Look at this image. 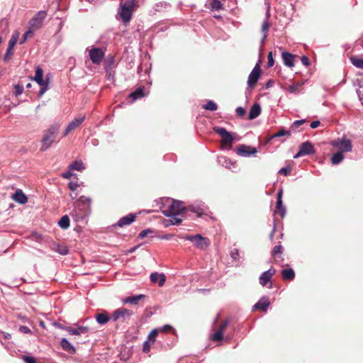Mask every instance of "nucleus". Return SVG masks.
<instances>
[{"label":"nucleus","instance_id":"nucleus-23","mask_svg":"<svg viewBox=\"0 0 363 363\" xmlns=\"http://www.w3.org/2000/svg\"><path fill=\"white\" fill-rule=\"evenodd\" d=\"M282 58L286 66L288 67H294L295 66V55L290 54V52H287V51H284L281 53Z\"/></svg>","mask_w":363,"mask_h":363},{"label":"nucleus","instance_id":"nucleus-54","mask_svg":"<svg viewBox=\"0 0 363 363\" xmlns=\"http://www.w3.org/2000/svg\"><path fill=\"white\" fill-rule=\"evenodd\" d=\"M72 171L73 170H70V169L69 168V169L67 172H63L61 174L62 177H63L65 179H70L74 175V174L72 173Z\"/></svg>","mask_w":363,"mask_h":363},{"label":"nucleus","instance_id":"nucleus-10","mask_svg":"<svg viewBox=\"0 0 363 363\" xmlns=\"http://www.w3.org/2000/svg\"><path fill=\"white\" fill-rule=\"evenodd\" d=\"M185 238L186 240H190L194 242V245L197 247V248L200 249H206L209 246V240L206 238V237L201 236V234L195 235L194 236H191V235H187Z\"/></svg>","mask_w":363,"mask_h":363},{"label":"nucleus","instance_id":"nucleus-58","mask_svg":"<svg viewBox=\"0 0 363 363\" xmlns=\"http://www.w3.org/2000/svg\"><path fill=\"white\" fill-rule=\"evenodd\" d=\"M240 256L239 250H237V248H235L233 252H231V257L236 259V258H238Z\"/></svg>","mask_w":363,"mask_h":363},{"label":"nucleus","instance_id":"nucleus-1","mask_svg":"<svg viewBox=\"0 0 363 363\" xmlns=\"http://www.w3.org/2000/svg\"><path fill=\"white\" fill-rule=\"evenodd\" d=\"M106 47H101V48H95L92 47V63H99L104 61V69L108 78L111 77L112 71L116 67V60L113 55H107L106 57Z\"/></svg>","mask_w":363,"mask_h":363},{"label":"nucleus","instance_id":"nucleus-34","mask_svg":"<svg viewBox=\"0 0 363 363\" xmlns=\"http://www.w3.org/2000/svg\"><path fill=\"white\" fill-rule=\"evenodd\" d=\"M342 159H344V155L342 152L340 151L337 152H335L331 157V162L334 165H337V164H340L342 162Z\"/></svg>","mask_w":363,"mask_h":363},{"label":"nucleus","instance_id":"nucleus-28","mask_svg":"<svg viewBox=\"0 0 363 363\" xmlns=\"http://www.w3.org/2000/svg\"><path fill=\"white\" fill-rule=\"evenodd\" d=\"M261 113V106L259 104L255 103L250 109L248 119H254L258 117Z\"/></svg>","mask_w":363,"mask_h":363},{"label":"nucleus","instance_id":"nucleus-57","mask_svg":"<svg viewBox=\"0 0 363 363\" xmlns=\"http://www.w3.org/2000/svg\"><path fill=\"white\" fill-rule=\"evenodd\" d=\"M301 62H302V64L304 65L305 66H308V65H310V60L308 59V57H307V56H302Z\"/></svg>","mask_w":363,"mask_h":363},{"label":"nucleus","instance_id":"nucleus-21","mask_svg":"<svg viewBox=\"0 0 363 363\" xmlns=\"http://www.w3.org/2000/svg\"><path fill=\"white\" fill-rule=\"evenodd\" d=\"M269 305L270 301L269 298H267V296H262V298H261L259 301H258V302L256 304H255V306H253V309L262 310L264 311V312H267Z\"/></svg>","mask_w":363,"mask_h":363},{"label":"nucleus","instance_id":"nucleus-38","mask_svg":"<svg viewBox=\"0 0 363 363\" xmlns=\"http://www.w3.org/2000/svg\"><path fill=\"white\" fill-rule=\"evenodd\" d=\"M211 6L212 10H220L223 7V4L220 0H212Z\"/></svg>","mask_w":363,"mask_h":363},{"label":"nucleus","instance_id":"nucleus-44","mask_svg":"<svg viewBox=\"0 0 363 363\" xmlns=\"http://www.w3.org/2000/svg\"><path fill=\"white\" fill-rule=\"evenodd\" d=\"M22 359L25 363H37L36 359L33 357L29 355L22 356Z\"/></svg>","mask_w":363,"mask_h":363},{"label":"nucleus","instance_id":"nucleus-35","mask_svg":"<svg viewBox=\"0 0 363 363\" xmlns=\"http://www.w3.org/2000/svg\"><path fill=\"white\" fill-rule=\"evenodd\" d=\"M96 320L99 323L104 324L107 323V322L109 321L110 317L108 313H98L96 315Z\"/></svg>","mask_w":363,"mask_h":363},{"label":"nucleus","instance_id":"nucleus-15","mask_svg":"<svg viewBox=\"0 0 363 363\" xmlns=\"http://www.w3.org/2000/svg\"><path fill=\"white\" fill-rule=\"evenodd\" d=\"M85 117L83 116H79L77 118H75L74 120H72L67 126L65 128L63 137L67 135L70 132L74 130L75 129L80 127L82 123L84 121Z\"/></svg>","mask_w":363,"mask_h":363},{"label":"nucleus","instance_id":"nucleus-55","mask_svg":"<svg viewBox=\"0 0 363 363\" xmlns=\"http://www.w3.org/2000/svg\"><path fill=\"white\" fill-rule=\"evenodd\" d=\"M291 169V167H281V169H280V170L279 171V173L283 174L284 175H288V174L289 173Z\"/></svg>","mask_w":363,"mask_h":363},{"label":"nucleus","instance_id":"nucleus-31","mask_svg":"<svg viewBox=\"0 0 363 363\" xmlns=\"http://www.w3.org/2000/svg\"><path fill=\"white\" fill-rule=\"evenodd\" d=\"M18 38H19V33L18 31H15L9 42L8 52H9L14 48V46L16 45V44L18 40Z\"/></svg>","mask_w":363,"mask_h":363},{"label":"nucleus","instance_id":"nucleus-33","mask_svg":"<svg viewBox=\"0 0 363 363\" xmlns=\"http://www.w3.org/2000/svg\"><path fill=\"white\" fill-rule=\"evenodd\" d=\"M145 95L144 88L143 86H140V88L136 89L135 91L132 92L130 94V97L133 100H136V99L143 98Z\"/></svg>","mask_w":363,"mask_h":363},{"label":"nucleus","instance_id":"nucleus-25","mask_svg":"<svg viewBox=\"0 0 363 363\" xmlns=\"http://www.w3.org/2000/svg\"><path fill=\"white\" fill-rule=\"evenodd\" d=\"M284 251V248L281 244L275 245L272 251V255L274 259L275 262H279V259H282V255Z\"/></svg>","mask_w":363,"mask_h":363},{"label":"nucleus","instance_id":"nucleus-36","mask_svg":"<svg viewBox=\"0 0 363 363\" xmlns=\"http://www.w3.org/2000/svg\"><path fill=\"white\" fill-rule=\"evenodd\" d=\"M69 168L70 170L82 171L84 169V166L82 162L75 161L69 164Z\"/></svg>","mask_w":363,"mask_h":363},{"label":"nucleus","instance_id":"nucleus-13","mask_svg":"<svg viewBox=\"0 0 363 363\" xmlns=\"http://www.w3.org/2000/svg\"><path fill=\"white\" fill-rule=\"evenodd\" d=\"M260 74H261V67H260V65H259V64H257L249 74L248 79H247L248 86H250L251 89H254V87L255 86V84H257V81L260 78Z\"/></svg>","mask_w":363,"mask_h":363},{"label":"nucleus","instance_id":"nucleus-47","mask_svg":"<svg viewBox=\"0 0 363 363\" xmlns=\"http://www.w3.org/2000/svg\"><path fill=\"white\" fill-rule=\"evenodd\" d=\"M267 66L272 67L274 65V60L273 58V52L270 51L267 55Z\"/></svg>","mask_w":363,"mask_h":363},{"label":"nucleus","instance_id":"nucleus-11","mask_svg":"<svg viewBox=\"0 0 363 363\" xmlns=\"http://www.w3.org/2000/svg\"><path fill=\"white\" fill-rule=\"evenodd\" d=\"M47 16L45 11H38L29 21L30 28L33 30L39 29Z\"/></svg>","mask_w":363,"mask_h":363},{"label":"nucleus","instance_id":"nucleus-8","mask_svg":"<svg viewBox=\"0 0 363 363\" xmlns=\"http://www.w3.org/2000/svg\"><path fill=\"white\" fill-rule=\"evenodd\" d=\"M229 324V319L228 318L226 319H223L220 321L218 328L216 330L215 333H213L211 335V339L213 342H221L223 340L224 337V332L227 329Z\"/></svg>","mask_w":363,"mask_h":363},{"label":"nucleus","instance_id":"nucleus-26","mask_svg":"<svg viewBox=\"0 0 363 363\" xmlns=\"http://www.w3.org/2000/svg\"><path fill=\"white\" fill-rule=\"evenodd\" d=\"M68 187L70 189L69 196L74 199L78 196V189L80 187V184L77 182H70L68 184Z\"/></svg>","mask_w":363,"mask_h":363},{"label":"nucleus","instance_id":"nucleus-56","mask_svg":"<svg viewBox=\"0 0 363 363\" xmlns=\"http://www.w3.org/2000/svg\"><path fill=\"white\" fill-rule=\"evenodd\" d=\"M306 120H297V121H295L291 127H298L300 126V125H302V124H304V123H306Z\"/></svg>","mask_w":363,"mask_h":363},{"label":"nucleus","instance_id":"nucleus-48","mask_svg":"<svg viewBox=\"0 0 363 363\" xmlns=\"http://www.w3.org/2000/svg\"><path fill=\"white\" fill-rule=\"evenodd\" d=\"M189 209L196 214H197L198 216H201L203 214V210L200 208V207H194V206H190L189 207Z\"/></svg>","mask_w":363,"mask_h":363},{"label":"nucleus","instance_id":"nucleus-60","mask_svg":"<svg viewBox=\"0 0 363 363\" xmlns=\"http://www.w3.org/2000/svg\"><path fill=\"white\" fill-rule=\"evenodd\" d=\"M298 86H300V84H293L289 86V91L291 92H295V91H297Z\"/></svg>","mask_w":363,"mask_h":363},{"label":"nucleus","instance_id":"nucleus-52","mask_svg":"<svg viewBox=\"0 0 363 363\" xmlns=\"http://www.w3.org/2000/svg\"><path fill=\"white\" fill-rule=\"evenodd\" d=\"M235 112L236 114L240 117H243V116L246 115V109L243 108V107H237Z\"/></svg>","mask_w":363,"mask_h":363},{"label":"nucleus","instance_id":"nucleus-32","mask_svg":"<svg viewBox=\"0 0 363 363\" xmlns=\"http://www.w3.org/2000/svg\"><path fill=\"white\" fill-rule=\"evenodd\" d=\"M59 226L62 229H67L70 225V220L67 215L63 216L58 221Z\"/></svg>","mask_w":363,"mask_h":363},{"label":"nucleus","instance_id":"nucleus-16","mask_svg":"<svg viewBox=\"0 0 363 363\" xmlns=\"http://www.w3.org/2000/svg\"><path fill=\"white\" fill-rule=\"evenodd\" d=\"M133 312L131 310L126 309V308H119L116 310L112 315V319L114 321H117V320H125L127 318H130V316L133 315Z\"/></svg>","mask_w":363,"mask_h":363},{"label":"nucleus","instance_id":"nucleus-39","mask_svg":"<svg viewBox=\"0 0 363 363\" xmlns=\"http://www.w3.org/2000/svg\"><path fill=\"white\" fill-rule=\"evenodd\" d=\"M157 334H158L157 329H152V331L148 335V338L150 341L151 345L155 344Z\"/></svg>","mask_w":363,"mask_h":363},{"label":"nucleus","instance_id":"nucleus-40","mask_svg":"<svg viewBox=\"0 0 363 363\" xmlns=\"http://www.w3.org/2000/svg\"><path fill=\"white\" fill-rule=\"evenodd\" d=\"M291 132L287 131V130L285 129H280L278 132L274 133V135H272L270 138H277V136H283V135H291Z\"/></svg>","mask_w":363,"mask_h":363},{"label":"nucleus","instance_id":"nucleus-59","mask_svg":"<svg viewBox=\"0 0 363 363\" xmlns=\"http://www.w3.org/2000/svg\"><path fill=\"white\" fill-rule=\"evenodd\" d=\"M320 121H313L311 123V127L312 128H316V127L320 126Z\"/></svg>","mask_w":363,"mask_h":363},{"label":"nucleus","instance_id":"nucleus-2","mask_svg":"<svg viewBox=\"0 0 363 363\" xmlns=\"http://www.w3.org/2000/svg\"><path fill=\"white\" fill-rule=\"evenodd\" d=\"M59 128L60 125L58 124H53L44 131L40 141L41 151H45L51 147L57 138Z\"/></svg>","mask_w":363,"mask_h":363},{"label":"nucleus","instance_id":"nucleus-12","mask_svg":"<svg viewBox=\"0 0 363 363\" xmlns=\"http://www.w3.org/2000/svg\"><path fill=\"white\" fill-rule=\"evenodd\" d=\"M276 269L272 267L268 269L267 271H264L259 277V282L262 286H267L268 288H272L273 286V283L272 281V279L273 275L275 274Z\"/></svg>","mask_w":363,"mask_h":363},{"label":"nucleus","instance_id":"nucleus-20","mask_svg":"<svg viewBox=\"0 0 363 363\" xmlns=\"http://www.w3.org/2000/svg\"><path fill=\"white\" fill-rule=\"evenodd\" d=\"M136 218V214L129 213L125 216H123L116 223V226H120V228H123V226L129 225L131 223L134 222Z\"/></svg>","mask_w":363,"mask_h":363},{"label":"nucleus","instance_id":"nucleus-46","mask_svg":"<svg viewBox=\"0 0 363 363\" xmlns=\"http://www.w3.org/2000/svg\"><path fill=\"white\" fill-rule=\"evenodd\" d=\"M150 348H151V342L148 337L147 340L143 343V352H145V353H148V352H150Z\"/></svg>","mask_w":363,"mask_h":363},{"label":"nucleus","instance_id":"nucleus-19","mask_svg":"<svg viewBox=\"0 0 363 363\" xmlns=\"http://www.w3.org/2000/svg\"><path fill=\"white\" fill-rule=\"evenodd\" d=\"M257 151L255 147H250L247 146V145H240L239 147H237V153L240 155V156H250V155H254Z\"/></svg>","mask_w":363,"mask_h":363},{"label":"nucleus","instance_id":"nucleus-17","mask_svg":"<svg viewBox=\"0 0 363 363\" xmlns=\"http://www.w3.org/2000/svg\"><path fill=\"white\" fill-rule=\"evenodd\" d=\"M65 329L69 332L70 335H79L86 334L89 332V328L86 326L79 325L78 324L73 326H67Z\"/></svg>","mask_w":363,"mask_h":363},{"label":"nucleus","instance_id":"nucleus-41","mask_svg":"<svg viewBox=\"0 0 363 363\" xmlns=\"http://www.w3.org/2000/svg\"><path fill=\"white\" fill-rule=\"evenodd\" d=\"M204 108L214 111V110L218 109V106L217 104L214 103V101H208L204 106Z\"/></svg>","mask_w":363,"mask_h":363},{"label":"nucleus","instance_id":"nucleus-61","mask_svg":"<svg viewBox=\"0 0 363 363\" xmlns=\"http://www.w3.org/2000/svg\"><path fill=\"white\" fill-rule=\"evenodd\" d=\"M172 329V326H169V325H165L164 326L162 327V330L163 331H169V330Z\"/></svg>","mask_w":363,"mask_h":363},{"label":"nucleus","instance_id":"nucleus-7","mask_svg":"<svg viewBox=\"0 0 363 363\" xmlns=\"http://www.w3.org/2000/svg\"><path fill=\"white\" fill-rule=\"evenodd\" d=\"M213 130L216 133L220 135L222 145H225V147H232L234 137L231 132L227 131V130L225 129V128H221V126H215L213 128Z\"/></svg>","mask_w":363,"mask_h":363},{"label":"nucleus","instance_id":"nucleus-43","mask_svg":"<svg viewBox=\"0 0 363 363\" xmlns=\"http://www.w3.org/2000/svg\"><path fill=\"white\" fill-rule=\"evenodd\" d=\"M56 251L62 255H65L68 253V249L67 247L59 245H56Z\"/></svg>","mask_w":363,"mask_h":363},{"label":"nucleus","instance_id":"nucleus-6","mask_svg":"<svg viewBox=\"0 0 363 363\" xmlns=\"http://www.w3.org/2000/svg\"><path fill=\"white\" fill-rule=\"evenodd\" d=\"M186 207L184 206L182 201L172 199L168 207H167L165 210H163V214L166 215V216H172V215H179L180 213L186 211Z\"/></svg>","mask_w":363,"mask_h":363},{"label":"nucleus","instance_id":"nucleus-27","mask_svg":"<svg viewBox=\"0 0 363 363\" xmlns=\"http://www.w3.org/2000/svg\"><path fill=\"white\" fill-rule=\"evenodd\" d=\"M281 275L284 280L287 281L294 280L296 276L294 269L291 268L282 269V270L281 271Z\"/></svg>","mask_w":363,"mask_h":363},{"label":"nucleus","instance_id":"nucleus-51","mask_svg":"<svg viewBox=\"0 0 363 363\" xmlns=\"http://www.w3.org/2000/svg\"><path fill=\"white\" fill-rule=\"evenodd\" d=\"M19 331L24 334H30L32 333L31 330L26 325H21L19 327Z\"/></svg>","mask_w":363,"mask_h":363},{"label":"nucleus","instance_id":"nucleus-63","mask_svg":"<svg viewBox=\"0 0 363 363\" xmlns=\"http://www.w3.org/2000/svg\"><path fill=\"white\" fill-rule=\"evenodd\" d=\"M86 52L88 54V57L91 58V49L86 48Z\"/></svg>","mask_w":363,"mask_h":363},{"label":"nucleus","instance_id":"nucleus-62","mask_svg":"<svg viewBox=\"0 0 363 363\" xmlns=\"http://www.w3.org/2000/svg\"><path fill=\"white\" fill-rule=\"evenodd\" d=\"M272 84H273L272 79H269L267 83H266V87L272 86Z\"/></svg>","mask_w":363,"mask_h":363},{"label":"nucleus","instance_id":"nucleus-3","mask_svg":"<svg viewBox=\"0 0 363 363\" xmlns=\"http://www.w3.org/2000/svg\"><path fill=\"white\" fill-rule=\"evenodd\" d=\"M89 199L81 196L74 204V212L79 218L84 219L89 216Z\"/></svg>","mask_w":363,"mask_h":363},{"label":"nucleus","instance_id":"nucleus-9","mask_svg":"<svg viewBox=\"0 0 363 363\" xmlns=\"http://www.w3.org/2000/svg\"><path fill=\"white\" fill-rule=\"evenodd\" d=\"M330 144L333 147H337L342 153H343L344 151L352 150V141L350 140V139H347V138H337L330 141Z\"/></svg>","mask_w":363,"mask_h":363},{"label":"nucleus","instance_id":"nucleus-29","mask_svg":"<svg viewBox=\"0 0 363 363\" xmlns=\"http://www.w3.org/2000/svg\"><path fill=\"white\" fill-rule=\"evenodd\" d=\"M60 346L62 348L69 354H74L76 350L74 346L65 338L60 340Z\"/></svg>","mask_w":363,"mask_h":363},{"label":"nucleus","instance_id":"nucleus-14","mask_svg":"<svg viewBox=\"0 0 363 363\" xmlns=\"http://www.w3.org/2000/svg\"><path fill=\"white\" fill-rule=\"evenodd\" d=\"M315 152L314 146L311 141H305L302 143L300 146V150L294 156V158H298L301 156H305V155H313Z\"/></svg>","mask_w":363,"mask_h":363},{"label":"nucleus","instance_id":"nucleus-30","mask_svg":"<svg viewBox=\"0 0 363 363\" xmlns=\"http://www.w3.org/2000/svg\"><path fill=\"white\" fill-rule=\"evenodd\" d=\"M145 295L140 294V295H133V296H128L127 298L123 300V303H130V304L136 305L138 304L139 301L141 299L145 298Z\"/></svg>","mask_w":363,"mask_h":363},{"label":"nucleus","instance_id":"nucleus-64","mask_svg":"<svg viewBox=\"0 0 363 363\" xmlns=\"http://www.w3.org/2000/svg\"><path fill=\"white\" fill-rule=\"evenodd\" d=\"M11 50L8 52V50H6V55H5V60H6V58L9 57V55H11Z\"/></svg>","mask_w":363,"mask_h":363},{"label":"nucleus","instance_id":"nucleus-4","mask_svg":"<svg viewBox=\"0 0 363 363\" xmlns=\"http://www.w3.org/2000/svg\"><path fill=\"white\" fill-rule=\"evenodd\" d=\"M135 5V0H127L123 4L121 5L119 16L123 23H129L130 20H131Z\"/></svg>","mask_w":363,"mask_h":363},{"label":"nucleus","instance_id":"nucleus-18","mask_svg":"<svg viewBox=\"0 0 363 363\" xmlns=\"http://www.w3.org/2000/svg\"><path fill=\"white\" fill-rule=\"evenodd\" d=\"M282 190H279L277 194V205L275 207V214H279L280 216L284 217L286 215V209L282 201Z\"/></svg>","mask_w":363,"mask_h":363},{"label":"nucleus","instance_id":"nucleus-5","mask_svg":"<svg viewBox=\"0 0 363 363\" xmlns=\"http://www.w3.org/2000/svg\"><path fill=\"white\" fill-rule=\"evenodd\" d=\"M33 79L40 86V89L38 92L39 97H41L49 88L50 77L46 75L45 79H43V70L38 67L35 70V74Z\"/></svg>","mask_w":363,"mask_h":363},{"label":"nucleus","instance_id":"nucleus-49","mask_svg":"<svg viewBox=\"0 0 363 363\" xmlns=\"http://www.w3.org/2000/svg\"><path fill=\"white\" fill-rule=\"evenodd\" d=\"M182 220L178 218L177 216H170L169 222L171 224H180Z\"/></svg>","mask_w":363,"mask_h":363},{"label":"nucleus","instance_id":"nucleus-53","mask_svg":"<svg viewBox=\"0 0 363 363\" xmlns=\"http://www.w3.org/2000/svg\"><path fill=\"white\" fill-rule=\"evenodd\" d=\"M152 232L154 231L152 230V229H145V230H143L140 233L139 238L143 239V238L147 237L149 233H152Z\"/></svg>","mask_w":363,"mask_h":363},{"label":"nucleus","instance_id":"nucleus-42","mask_svg":"<svg viewBox=\"0 0 363 363\" xmlns=\"http://www.w3.org/2000/svg\"><path fill=\"white\" fill-rule=\"evenodd\" d=\"M269 26H270V25H269L268 21H265L262 24V32L264 33L263 40H265V38H267V33L269 30Z\"/></svg>","mask_w":363,"mask_h":363},{"label":"nucleus","instance_id":"nucleus-50","mask_svg":"<svg viewBox=\"0 0 363 363\" xmlns=\"http://www.w3.org/2000/svg\"><path fill=\"white\" fill-rule=\"evenodd\" d=\"M14 89H15V94H16V96H19V95H21L23 93V87L22 85L16 84L14 86Z\"/></svg>","mask_w":363,"mask_h":363},{"label":"nucleus","instance_id":"nucleus-24","mask_svg":"<svg viewBox=\"0 0 363 363\" xmlns=\"http://www.w3.org/2000/svg\"><path fill=\"white\" fill-rule=\"evenodd\" d=\"M152 282H157L159 286H164L167 277L164 274H158V272H152L150 275Z\"/></svg>","mask_w":363,"mask_h":363},{"label":"nucleus","instance_id":"nucleus-45","mask_svg":"<svg viewBox=\"0 0 363 363\" xmlns=\"http://www.w3.org/2000/svg\"><path fill=\"white\" fill-rule=\"evenodd\" d=\"M33 30L32 29H29L28 30H27L23 38H21V41H20V44H23L28 39V37H30L32 33H33Z\"/></svg>","mask_w":363,"mask_h":363},{"label":"nucleus","instance_id":"nucleus-22","mask_svg":"<svg viewBox=\"0 0 363 363\" xmlns=\"http://www.w3.org/2000/svg\"><path fill=\"white\" fill-rule=\"evenodd\" d=\"M12 199L20 204H25L28 201L27 196L21 189L16 190V192L12 195Z\"/></svg>","mask_w":363,"mask_h":363},{"label":"nucleus","instance_id":"nucleus-37","mask_svg":"<svg viewBox=\"0 0 363 363\" xmlns=\"http://www.w3.org/2000/svg\"><path fill=\"white\" fill-rule=\"evenodd\" d=\"M350 61L354 66L357 68H363V58H359V57L352 56L350 57Z\"/></svg>","mask_w":363,"mask_h":363}]
</instances>
